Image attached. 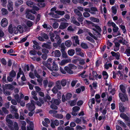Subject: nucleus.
<instances>
[{
  "label": "nucleus",
  "mask_w": 130,
  "mask_h": 130,
  "mask_svg": "<svg viewBox=\"0 0 130 130\" xmlns=\"http://www.w3.org/2000/svg\"><path fill=\"white\" fill-rule=\"evenodd\" d=\"M112 12L113 13L115 14L116 13L117 10L115 6H113L112 7Z\"/></svg>",
  "instance_id": "nucleus-61"
},
{
  "label": "nucleus",
  "mask_w": 130,
  "mask_h": 130,
  "mask_svg": "<svg viewBox=\"0 0 130 130\" xmlns=\"http://www.w3.org/2000/svg\"><path fill=\"white\" fill-rule=\"evenodd\" d=\"M8 31L10 33H14L15 34H17L18 32V31L17 27H12V25L11 24L9 25L8 28Z\"/></svg>",
  "instance_id": "nucleus-2"
},
{
  "label": "nucleus",
  "mask_w": 130,
  "mask_h": 130,
  "mask_svg": "<svg viewBox=\"0 0 130 130\" xmlns=\"http://www.w3.org/2000/svg\"><path fill=\"white\" fill-rule=\"evenodd\" d=\"M119 106L120 111L121 112H123L124 110V108L123 105L121 103H119Z\"/></svg>",
  "instance_id": "nucleus-38"
},
{
  "label": "nucleus",
  "mask_w": 130,
  "mask_h": 130,
  "mask_svg": "<svg viewBox=\"0 0 130 130\" xmlns=\"http://www.w3.org/2000/svg\"><path fill=\"white\" fill-rule=\"evenodd\" d=\"M80 109V108L77 106L74 107L72 108V110H75V111H76L77 112Z\"/></svg>",
  "instance_id": "nucleus-60"
},
{
  "label": "nucleus",
  "mask_w": 130,
  "mask_h": 130,
  "mask_svg": "<svg viewBox=\"0 0 130 130\" xmlns=\"http://www.w3.org/2000/svg\"><path fill=\"white\" fill-rule=\"evenodd\" d=\"M27 123L29 124V125L27 127V130H34V124L32 122L28 121Z\"/></svg>",
  "instance_id": "nucleus-12"
},
{
  "label": "nucleus",
  "mask_w": 130,
  "mask_h": 130,
  "mask_svg": "<svg viewBox=\"0 0 130 130\" xmlns=\"http://www.w3.org/2000/svg\"><path fill=\"white\" fill-rule=\"evenodd\" d=\"M26 18L31 20H34L35 18V17L34 15L31 13H27L26 15Z\"/></svg>",
  "instance_id": "nucleus-20"
},
{
  "label": "nucleus",
  "mask_w": 130,
  "mask_h": 130,
  "mask_svg": "<svg viewBox=\"0 0 130 130\" xmlns=\"http://www.w3.org/2000/svg\"><path fill=\"white\" fill-rule=\"evenodd\" d=\"M68 25V23H61L59 28L61 29H63L67 27Z\"/></svg>",
  "instance_id": "nucleus-17"
},
{
  "label": "nucleus",
  "mask_w": 130,
  "mask_h": 130,
  "mask_svg": "<svg viewBox=\"0 0 130 130\" xmlns=\"http://www.w3.org/2000/svg\"><path fill=\"white\" fill-rule=\"evenodd\" d=\"M65 44L67 47H69L71 45L72 43L70 40H68L65 42Z\"/></svg>",
  "instance_id": "nucleus-31"
},
{
  "label": "nucleus",
  "mask_w": 130,
  "mask_h": 130,
  "mask_svg": "<svg viewBox=\"0 0 130 130\" xmlns=\"http://www.w3.org/2000/svg\"><path fill=\"white\" fill-rule=\"evenodd\" d=\"M33 10H27V12H31V13H32L34 14H35L36 13V12L34 10H39V8H38L36 6H34L33 5Z\"/></svg>",
  "instance_id": "nucleus-14"
},
{
  "label": "nucleus",
  "mask_w": 130,
  "mask_h": 130,
  "mask_svg": "<svg viewBox=\"0 0 130 130\" xmlns=\"http://www.w3.org/2000/svg\"><path fill=\"white\" fill-rule=\"evenodd\" d=\"M55 56L57 57H59L61 55L60 51L58 50H56L54 52Z\"/></svg>",
  "instance_id": "nucleus-43"
},
{
  "label": "nucleus",
  "mask_w": 130,
  "mask_h": 130,
  "mask_svg": "<svg viewBox=\"0 0 130 130\" xmlns=\"http://www.w3.org/2000/svg\"><path fill=\"white\" fill-rule=\"evenodd\" d=\"M10 76L12 77H14L16 75V73L13 70L11 71L9 73Z\"/></svg>",
  "instance_id": "nucleus-48"
},
{
  "label": "nucleus",
  "mask_w": 130,
  "mask_h": 130,
  "mask_svg": "<svg viewBox=\"0 0 130 130\" xmlns=\"http://www.w3.org/2000/svg\"><path fill=\"white\" fill-rule=\"evenodd\" d=\"M64 69L69 74H72L73 73L72 71L71 70V69L68 67H65L64 68Z\"/></svg>",
  "instance_id": "nucleus-30"
},
{
  "label": "nucleus",
  "mask_w": 130,
  "mask_h": 130,
  "mask_svg": "<svg viewBox=\"0 0 130 130\" xmlns=\"http://www.w3.org/2000/svg\"><path fill=\"white\" fill-rule=\"evenodd\" d=\"M18 31H19L20 33H22L23 31V29L22 26L20 25H19L17 27Z\"/></svg>",
  "instance_id": "nucleus-44"
},
{
  "label": "nucleus",
  "mask_w": 130,
  "mask_h": 130,
  "mask_svg": "<svg viewBox=\"0 0 130 130\" xmlns=\"http://www.w3.org/2000/svg\"><path fill=\"white\" fill-rule=\"evenodd\" d=\"M50 35L51 36L50 39L51 41L52 42L54 41V39L53 38L54 37V34L52 32H51L50 33Z\"/></svg>",
  "instance_id": "nucleus-57"
},
{
  "label": "nucleus",
  "mask_w": 130,
  "mask_h": 130,
  "mask_svg": "<svg viewBox=\"0 0 130 130\" xmlns=\"http://www.w3.org/2000/svg\"><path fill=\"white\" fill-rule=\"evenodd\" d=\"M61 85L62 86H66L67 84V81L65 79H62L60 82Z\"/></svg>",
  "instance_id": "nucleus-50"
},
{
  "label": "nucleus",
  "mask_w": 130,
  "mask_h": 130,
  "mask_svg": "<svg viewBox=\"0 0 130 130\" xmlns=\"http://www.w3.org/2000/svg\"><path fill=\"white\" fill-rule=\"evenodd\" d=\"M59 124L58 121L57 120H55L53 122L51 123V126L53 128H54L55 126L54 125L57 126Z\"/></svg>",
  "instance_id": "nucleus-21"
},
{
  "label": "nucleus",
  "mask_w": 130,
  "mask_h": 130,
  "mask_svg": "<svg viewBox=\"0 0 130 130\" xmlns=\"http://www.w3.org/2000/svg\"><path fill=\"white\" fill-rule=\"evenodd\" d=\"M81 46L82 47L84 48H88V46L86 43H82L81 44Z\"/></svg>",
  "instance_id": "nucleus-54"
},
{
  "label": "nucleus",
  "mask_w": 130,
  "mask_h": 130,
  "mask_svg": "<svg viewBox=\"0 0 130 130\" xmlns=\"http://www.w3.org/2000/svg\"><path fill=\"white\" fill-rule=\"evenodd\" d=\"M34 73L35 76L38 78L37 81L38 82L39 84L40 85H42V81L43 79L42 78H40V76L38 74H37L36 71L35 70L34 71Z\"/></svg>",
  "instance_id": "nucleus-10"
},
{
  "label": "nucleus",
  "mask_w": 130,
  "mask_h": 130,
  "mask_svg": "<svg viewBox=\"0 0 130 130\" xmlns=\"http://www.w3.org/2000/svg\"><path fill=\"white\" fill-rule=\"evenodd\" d=\"M52 64V67L51 66L48 67V69L51 71H57L58 70L59 68L58 65L56 63L55 61H53Z\"/></svg>",
  "instance_id": "nucleus-4"
},
{
  "label": "nucleus",
  "mask_w": 130,
  "mask_h": 130,
  "mask_svg": "<svg viewBox=\"0 0 130 130\" xmlns=\"http://www.w3.org/2000/svg\"><path fill=\"white\" fill-rule=\"evenodd\" d=\"M75 53V51L73 49H71L69 50L68 51V55L71 56H73Z\"/></svg>",
  "instance_id": "nucleus-34"
},
{
  "label": "nucleus",
  "mask_w": 130,
  "mask_h": 130,
  "mask_svg": "<svg viewBox=\"0 0 130 130\" xmlns=\"http://www.w3.org/2000/svg\"><path fill=\"white\" fill-rule=\"evenodd\" d=\"M42 47L43 48H50L51 47L50 45L44 43L42 45Z\"/></svg>",
  "instance_id": "nucleus-51"
},
{
  "label": "nucleus",
  "mask_w": 130,
  "mask_h": 130,
  "mask_svg": "<svg viewBox=\"0 0 130 130\" xmlns=\"http://www.w3.org/2000/svg\"><path fill=\"white\" fill-rule=\"evenodd\" d=\"M118 123L119 124H120L121 126L126 128V125L123 122L121 121H118Z\"/></svg>",
  "instance_id": "nucleus-42"
},
{
  "label": "nucleus",
  "mask_w": 130,
  "mask_h": 130,
  "mask_svg": "<svg viewBox=\"0 0 130 130\" xmlns=\"http://www.w3.org/2000/svg\"><path fill=\"white\" fill-rule=\"evenodd\" d=\"M95 102V99L94 98H92L89 101L88 103V105L90 108H92V104H94Z\"/></svg>",
  "instance_id": "nucleus-28"
},
{
  "label": "nucleus",
  "mask_w": 130,
  "mask_h": 130,
  "mask_svg": "<svg viewBox=\"0 0 130 130\" xmlns=\"http://www.w3.org/2000/svg\"><path fill=\"white\" fill-rule=\"evenodd\" d=\"M14 88V87L12 85L10 84H5L4 87H3L4 89H9L11 90H12Z\"/></svg>",
  "instance_id": "nucleus-15"
},
{
  "label": "nucleus",
  "mask_w": 130,
  "mask_h": 130,
  "mask_svg": "<svg viewBox=\"0 0 130 130\" xmlns=\"http://www.w3.org/2000/svg\"><path fill=\"white\" fill-rule=\"evenodd\" d=\"M51 58L48 59L47 60L46 62H43V64L48 69V67L51 66V63L53 62Z\"/></svg>",
  "instance_id": "nucleus-8"
},
{
  "label": "nucleus",
  "mask_w": 130,
  "mask_h": 130,
  "mask_svg": "<svg viewBox=\"0 0 130 130\" xmlns=\"http://www.w3.org/2000/svg\"><path fill=\"white\" fill-rule=\"evenodd\" d=\"M120 116L125 121H128L129 120V118L125 113H121L120 114Z\"/></svg>",
  "instance_id": "nucleus-25"
},
{
  "label": "nucleus",
  "mask_w": 130,
  "mask_h": 130,
  "mask_svg": "<svg viewBox=\"0 0 130 130\" xmlns=\"http://www.w3.org/2000/svg\"><path fill=\"white\" fill-rule=\"evenodd\" d=\"M14 97L15 99L17 100V102L18 103L20 102L21 98L19 97L18 94H16L14 95Z\"/></svg>",
  "instance_id": "nucleus-39"
},
{
  "label": "nucleus",
  "mask_w": 130,
  "mask_h": 130,
  "mask_svg": "<svg viewBox=\"0 0 130 130\" xmlns=\"http://www.w3.org/2000/svg\"><path fill=\"white\" fill-rule=\"evenodd\" d=\"M71 60L70 59L68 58L67 59H64L62 60L61 61H59L58 63L59 65L61 66H64L65 64L71 61Z\"/></svg>",
  "instance_id": "nucleus-11"
},
{
  "label": "nucleus",
  "mask_w": 130,
  "mask_h": 130,
  "mask_svg": "<svg viewBox=\"0 0 130 130\" xmlns=\"http://www.w3.org/2000/svg\"><path fill=\"white\" fill-rule=\"evenodd\" d=\"M74 12L75 14L77 15L79 17H81L82 16V13L77 9H74Z\"/></svg>",
  "instance_id": "nucleus-36"
},
{
  "label": "nucleus",
  "mask_w": 130,
  "mask_h": 130,
  "mask_svg": "<svg viewBox=\"0 0 130 130\" xmlns=\"http://www.w3.org/2000/svg\"><path fill=\"white\" fill-rule=\"evenodd\" d=\"M48 14L51 15L52 17L55 18H58L60 17L58 15H57V14H56V13L55 14L53 12L50 13Z\"/></svg>",
  "instance_id": "nucleus-40"
},
{
  "label": "nucleus",
  "mask_w": 130,
  "mask_h": 130,
  "mask_svg": "<svg viewBox=\"0 0 130 130\" xmlns=\"http://www.w3.org/2000/svg\"><path fill=\"white\" fill-rule=\"evenodd\" d=\"M103 75L104 79H107L108 77V75L107 72L105 71H104L103 72Z\"/></svg>",
  "instance_id": "nucleus-46"
},
{
  "label": "nucleus",
  "mask_w": 130,
  "mask_h": 130,
  "mask_svg": "<svg viewBox=\"0 0 130 130\" xmlns=\"http://www.w3.org/2000/svg\"><path fill=\"white\" fill-rule=\"evenodd\" d=\"M22 74H23V76L21 77V79L23 81H25L26 80V78L24 76V74L23 72L21 71V68H20L19 69V72L17 74V79L20 78V75Z\"/></svg>",
  "instance_id": "nucleus-5"
},
{
  "label": "nucleus",
  "mask_w": 130,
  "mask_h": 130,
  "mask_svg": "<svg viewBox=\"0 0 130 130\" xmlns=\"http://www.w3.org/2000/svg\"><path fill=\"white\" fill-rule=\"evenodd\" d=\"M72 96V94L70 93H67L66 95L67 99H69Z\"/></svg>",
  "instance_id": "nucleus-55"
},
{
  "label": "nucleus",
  "mask_w": 130,
  "mask_h": 130,
  "mask_svg": "<svg viewBox=\"0 0 130 130\" xmlns=\"http://www.w3.org/2000/svg\"><path fill=\"white\" fill-rule=\"evenodd\" d=\"M97 11L98 10L96 8L92 7L90 8L89 12L92 14H95L96 13Z\"/></svg>",
  "instance_id": "nucleus-18"
},
{
  "label": "nucleus",
  "mask_w": 130,
  "mask_h": 130,
  "mask_svg": "<svg viewBox=\"0 0 130 130\" xmlns=\"http://www.w3.org/2000/svg\"><path fill=\"white\" fill-rule=\"evenodd\" d=\"M51 103H54L56 105H58L60 102V100L59 99H53L51 102Z\"/></svg>",
  "instance_id": "nucleus-22"
},
{
  "label": "nucleus",
  "mask_w": 130,
  "mask_h": 130,
  "mask_svg": "<svg viewBox=\"0 0 130 130\" xmlns=\"http://www.w3.org/2000/svg\"><path fill=\"white\" fill-rule=\"evenodd\" d=\"M64 129V130H74L73 128H71L68 126H66Z\"/></svg>",
  "instance_id": "nucleus-62"
},
{
  "label": "nucleus",
  "mask_w": 130,
  "mask_h": 130,
  "mask_svg": "<svg viewBox=\"0 0 130 130\" xmlns=\"http://www.w3.org/2000/svg\"><path fill=\"white\" fill-rule=\"evenodd\" d=\"M107 25L108 26H112L113 27V30L115 33L116 32L118 31L119 28L116 24L113 22H111L110 21H109L107 23Z\"/></svg>",
  "instance_id": "nucleus-1"
},
{
  "label": "nucleus",
  "mask_w": 130,
  "mask_h": 130,
  "mask_svg": "<svg viewBox=\"0 0 130 130\" xmlns=\"http://www.w3.org/2000/svg\"><path fill=\"white\" fill-rule=\"evenodd\" d=\"M71 22L78 26H79L80 25V24L75 20V18L74 17H73L72 18L71 21Z\"/></svg>",
  "instance_id": "nucleus-29"
},
{
  "label": "nucleus",
  "mask_w": 130,
  "mask_h": 130,
  "mask_svg": "<svg viewBox=\"0 0 130 130\" xmlns=\"http://www.w3.org/2000/svg\"><path fill=\"white\" fill-rule=\"evenodd\" d=\"M85 89V87L84 86H82L80 87V88H79L76 90V92L77 93H79L82 90V91H84Z\"/></svg>",
  "instance_id": "nucleus-32"
},
{
  "label": "nucleus",
  "mask_w": 130,
  "mask_h": 130,
  "mask_svg": "<svg viewBox=\"0 0 130 130\" xmlns=\"http://www.w3.org/2000/svg\"><path fill=\"white\" fill-rule=\"evenodd\" d=\"M117 74L119 76L120 79L122 80H126V78H127L128 77L127 76L125 75H124L123 76L122 73L120 71H118Z\"/></svg>",
  "instance_id": "nucleus-6"
},
{
  "label": "nucleus",
  "mask_w": 130,
  "mask_h": 130,
  "mask_svg": "<svg viewBox=\"0 0 130 130\" xmlns=\"http://www.w3.org/2000/svg\"><path fill=\"white\" fill-rule=\"evenodd\" d=\"M26 4L29 7H31L33 5V3L31 1H28L27 2Z\"/></svg>",
  "instance_id": "nucleus-49"
},
{
  "label": "nucleus",
  "mask_w": 130,
  "mask_h": 130,
  "mask_svg": "<svg viewBox=\"0 0 130 130\" xmlns=\"http://www.w3.org/2000/svg\"><path fill=\"white\" fill-rule=\"evenodd\" d=\"M11 111L12 113L14 111L17 112L18 110L14 106L12 105L11 106Z\"/></svg>",
  "instance_id": "nucleus-41"
},
{
  "label": "nucleus",
  "mask_w": 130,
  "mask_h": 130,
  "mask_svg": "<svg viewBox=\"0 0 130 130\" xmlns=\"http://www.w3.org/2000/svg\"><path fill=\"white\" fill-rule=\"evenodd\" d=\"M89 19L91 21L94 22L98 23L100 21V20L98 19L93 17H91L89 18Z\"/></svg>",
  "instance_id": "nucleus-33"
},
{
  "label": "nucleus",
  "mask_w": 130,
  "mask_h": 130,
  "mask_svg": "<svg viewBox=\"0 0 130 130\" xmlns=\"http://www.w3.org/2000/svg\"><path fill=\"white\" fill-rule=\"evenodd\" d=\"M68 67L71 69H75L76 67L74 65L72 64H69L68 65Z\"/></svg>",
  "instance_id": "nucleus-58"
},
{
  "label": "nucleus",
  "mask_w": 130,
  "mask_h": 130,
  "mask_svg": "<svg viewBox=\"0 0 130 130\" xmlns=\"http://www.w3.org/2000/svg\"><path fill=\"white\" fill-rule=\"evenodd\" d=\"M71 39L73 42H75L76 44H79V40L78 39V36H76L71 37Z\"/></svg>",
  "instance_id": "nucleus-13"
},
{
  "label": "nucleus",
  "mask_w": 130,
  "mask_h": 130,
  "mask_svg": "<svg viewBox=\"0 0 130 130\" xmlns=\"http://www.w3.org/2000/svg\"><path fill=\"white\" fill-rule=\"evenodd\" d=\"M33 24L32 22L30 21H28L27 22V25L29 27H31Z\"/></svg>",
  "instance_id": "nucleus-63"
},
{
  "label": "nucleus",
  "mask_w": 130,
  "mask_h": 130,
  "mask_svg": "<svg viewBox=\"0 0 130 130\" xmlns=\"http://www.w3.org/2000/svg\"><path fill=\"white\" fill-rule=\"evenodd\" d=\"M58 90H59L56 87L54 86L52 89V91L54 93H56L58 92Z\"/></svg>",
  "instance_id": "nucleus-53"
},
{
  "label": "nucleus",
  "mask_w": 130,
  "mask_h": 130,
  "mask_svg": "<svg viewBox=\"0 0 130 130\" xmlns=\"http://www.w3.org/2000/svg\"><path fill=\"white\" fill-rule=\"evenodd\" d=\"M55 39L57 42V44L59 45L62 42V40L60 37L58 36H57L55 37Z\"/></svg>",
  "instance_id": "nucleus-24"
},
{
  "label": "nucleus",
  "mask_w": 130,
  "mask_h": 130,
  "mask_svg": "<svg viewBox=\"0 0 130 130\" xmlns=\"http://www.w3.org/2000/svg\"><path fill=\"white\" fill-rule=\"evenodd\" d=\"M56 14L58 15L59 16V15H64L65 13V12L64 11H56L55 12Z\"/></svg>",
  "instance_id": "nucleus-37"
},
{
  "label": "nucleus",
  "mask_w": 130,
  "mask_h": 130,
  "mask_svg": "<svg viewBox=\"0 0 130 130\" xmlns=\"http://www.w3.org/2000/svg\"><path fill=\"white\" fill-rule=\"evenodd\" d=\"M112 66V65L110 63H106L104 65L105 68L107 69H108L109 68L111 67Z\"/></svg>",
  "instance_id": "nucleus-47"
},
{
  "label": "nucleus",
  "mask_w": 130,
  "mask_h": 130,
  "mask_svg": "<svg viewBox=\"0 0 130 130\" xmlns=\"http://www.w3.org/2000/svg\"><path fill=\"white\" fill-rule=\"evenodd\" d=\"M125 53L128 56H130V48H127L126 50Z\"/></svg>",
  "instance_id": "nucleus-64"
},
{
  "label": "nucleus",
  "mask_w": 130,
  "mask_h": 130,
  "mask_svg": "<svg viewBox=\"0 0 130 130\" xmlns=\"http://www.w3.org/2000/svg\"><path fill=\"white\" fill-rule=\"evenodd\" d=\"M74 121L77 123L78 124H80L82 122V121L80 119L77 118H76L74 120Z\"/></svg>",
  "instance_id": "nucleus-56"
},
{
  "label": "nucleus",
  "mask_w": 130,
  "mask_h": 130,
  "mask_svg": "<svg viewBox=\"0 0 130 130\" xmlns=\"http://www.w3.org/2000/svg\"><path fill=\"white\" fill-rule=\"evenodd\" d=\"M13 127L14 129L15 130H18L19 129V128L18 124L15 122H14V123Z\"/></svg>",
  "instance_id": "nucleus-52"
},
{
  "label": "nucleus",
  "mask_w": 130,
  "mask_h": 130,
  "mask_svg": "<svg viewBox=\"0 0 130 130\" xmlns=\"http://www.w3.org/2000/svg\"><path fill=\"white\" fill-rule=\"evenodd\" d=\"M8 4L7 6L8 9L10 11H12L13 9V3L10 0L8 1Z\"/></svg>",
  "instance_id": "nucleus-16"
},
{
  "label": "nucleus",
  "mask_w": 130,
  "mask_h": 130,
  "mask_svg": "<svg viewBox=\"0 0 130 130\" xmlns=\"http://www.w3.org/2000/svg\"><path fill=\"white\" fill-rule=\"evenodd\" d=\"M97 76V74L96 72L95 71H93L92 73V74L89 76V78L90 79L94 80L95 78H96Z\"/></svg>",
  "instance_id": "nucleus-19"
},
{
  "label": "nucleus",
  "mask_w": 130,
  "mask_h": 130,
  "mask_svg": "<svg viewBox=\"0 0 130 130\" xmlns=\"http://www.w3.org/2000/svg\"><path fill=\"white\" fill-rule=\"evenodd\" d=\"M1 13L2 15H5L8 14V11L6 9L3 8L1 9Z\"/></svg>",
  "instance_id": "nucleus-26"
},
{
  "label": "nucleus",
  "mask_w": 130,
  "mask_h": 130,
  "mask_svg": "<svg viewBox=\"0 0 130 130\" xmlns=\"http://www.w3.org/2000/svg\"><path fill=\"white\" fill-rule=\"evenodd\" d=\"M117 39L119 40V42L122 44L123 45L125 44L126 43V41L124 40L123 38L121 37H118Z\"/></svg>",
  "instance_id": "nucleus-27"
},
{
  "label": "nucleus",
  "mask_w": 130,
  "mask_h": 130,
  "mask_svg": "<svg viewBox=\"0 0 130 130\" xmlns=\"http://www.w3.org/2000/svg\"><path fill=\"white\" fill-rule=\"evenodd\" d=\"M119 96L121 100L123 101L124 102L128 100L127 95L125 93L123 94L121 93H120L119 94Z\"/></svg>",
  "instance_id": "nucleus-7"
},
{
  "label": "nucleus",
  "mask_w": 130,
  "mask_h": 130,
  "mask_svg": "<svg viewBox=\"0 0 130 130\" xmlns=\"http://www.w3.org/2000/svg\"><path fill=\"white\" fill-rule=\"evenodd\" d=\"M8 22L7 19L6 18L3 19L1 22V26L3 27H5L6 26L8 25Z\"/></svg>",
  "instance_id": "nucleus-9"
},
{
  "label": "nucleus",
  "mask_w": 130,
  "mask_h": 130,
  "mask_svg": "<svg viewBox=\"0 0 130 130\" xmlns=\"http://www.w3.org/2000/svg\"><path fill=\"white\" fill-rule=\"evenodd\" d=\"M120 87L121 91L124 93L126 91L124 85H121L120 86Z\"/></svg>",
  "instance_id": "nucleus-45"
},
{
  "label": "nucleus",
  "mask_w": 130,
  "mask_h": 130,
  "mask_svg": "<svg viewBox=\"0 0 130 130\" xmlns=\"http://www.w3.org/2000/svg\"><path fill=\"white\" fill-rule=\"evenodd\" d=\"M23 3V1L22 0H18L15 2V5L18 6Z\"/></svg>",
  "instance_id": "nucleus-35"
},
{
  "label": "nucleus",
  "mask_w": 130,
  "mask_h": 130,
  "mask_svg": "<svg viewBox=\"0 0 130 130\" xmlns=\"http://www.w3.org/2000/svg\"><path fill=\"white\" fill-rule=\"evenodd\" d=\"M59 90H60L61 89V86L60 85V81L58 80L56 83V86H55Z\"/></svg>",
  "instance_id": "nucleus-23"
},
{
  "label": "nucleus",
  "mask_w": 130,
  "mask_h": 130,
  "mask_svg": "<svg viewBox=\"0 0 130 130\" xmlns=\"http://www.w3.org/2000/svg\"><path fill=\"white\" fill-rule=\"evenodd\" d=\"M35 102L33 100L31 101V103H28L26 104V107L30 111H32L35 109L34 106Z\"/></svg>",
  "instance_id": "nucleus-3"
},
{
  "label": "nucleus",
  "mask_w": 130,
  "mask_h": 130,
  "mask_svg": "<svg viewBox=\"0 0 130 130\" xmlns=\"http://www.w3.org/2000/svg\"><path fill=\"white\" fill-rule=\"evenodd\" d=\"M38 6L40 7H43L45 6V4L43 2H39Z\"/></svg>",
  "instance_id": "nucleus-59"
}]
</instances>
